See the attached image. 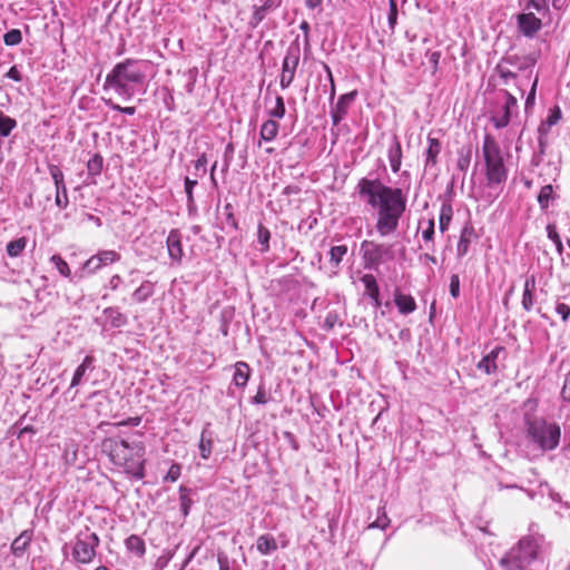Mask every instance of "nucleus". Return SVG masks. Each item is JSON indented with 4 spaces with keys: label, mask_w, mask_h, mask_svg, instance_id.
I'll list each match as a JSON object with an SVG mask.
<instances>
[{
    "label": "nucleus",
    "mask_w": 570,
    "mask_h": 570,
    "mask_svg": "<svg viewBox=\"0 0 570 570\" xmlns=\"http://www.w3.org/2000/svg\"><path fill=\"white\" fill-rule=\"evenodd\" d=\"M356 193L362 202L376 210V232L384 237L393 234L406 209V196L401 188L383 184L379 178L363 177L357 181Z\"/></svg>",
    "instance_id": "1"
},
{
    "label": "nucleus",
    "mask_w": 570,
    "mask_h": 570,
    "mask_svg": "<svg viewBox=\"0 0 570 570\" xmlns=\"http://www.w3.org/2000/svg\"><path fill=\"white\" fill-rule=\"evenodd\" d=\"M102 451L108 454L111 462L122 466L126 473L140 480L145 476L144 454L145 446L140 441L128 442L116 438H107L102 441Z\"/></svg>",
    "instance_id": "2"
},
{
    "label": "nucleus",
    "mask_w": 570,
    "mask_h": 570,
    "mask_svg": "<svg viewBox=\"0 0 570 570\" xmlns=\"http://www.w3.org/2000/svg\"><path fill=\"white\" fill-rule=\"evenodd\" d=\"M149 61L130 58L118 62L106 76L104 87L111 88L119 96L130 99L135 94V86L145 81Z\"/></svg>",
    "instance_id": "3"
},
{
    "label": "nucleus",
    "mask_w": 570,
    "mask_h": 570,
    "mask_svg": "<svg viewBox=\"0 0 570 570\" xmlns=\"http://www.w3.org/2000/svg\"><path fill=\"white\" fill-rule=\"evenodd\" d=\"M482 154L485 164L487 185L490 188L505 183L508 169L501 154V148L491 135H485L482 145Z\"/></svg>",
    "instance_id": "4"
},
{
    "label": "nucleus",
    "mask_w": 570,
    "mask_h": 570,
    "mask_svg": "<svg viewBox=\"0 0 570 570\" xmlns=\"http://www.w3.org/2000/svg\"><path fill=\"white\" fill-rule=\"evenodd\" d=\"M538 556V544L531 538H522L515 548L500 560L507 570H524Z\"/></svg>",
    "instance_id": "5"
},
{
    "label": "nucleus",
    "mask_w": 570,
    "mask_h": 570,
    "mask_svg": "<svg viewBox=\"0 0 570 570\" xmlns=\"http://www.w3.org/2000/svg\"><path fill=\"white\" fill-rule=\"evenodd\" d=\"M360 252L364 263V268L377 269L381 264L394 258L392 245L380 244L373 240H363Z\"/></svg>",
    "instance_id": "6"
},
{
    "label": "nucleus",
    "mask_w": 570,
    "mask_h": 570,
    "mask_svg": "<svg viewBox=\"0 0 570 570\" xmlns=\"http://www.w3.org/2000/svg\"><path fill=\"white\" fill-rule=\"evenodd\" d=\"M529 435L542 450H553L560 440V428L544 421H535L529 425Z\"/></svg>",
    "instance_id": "7"
},
{
    "label": "nucleus",
    "mask_w": 570,
    "mask_h": 570,
    "mask_svg": "<svg viewBox=\"0 0 570 570\" xmlns=\"http://www.w3.org/2000/svg\"><path fill=\"white\" fill-rule=\"evenodd\" d=\"M99 538L95 532H85L76 537L72 548V558L76 562L87 564L96 557Z\"/></svg>",
    "instance_id": "8"
},
{
    "label": "nucleus",
    "mask_w": 570,
    "mask_h": 570,
    "mask_svg": "<svg viewBox=\"0 0 570 570\" xmlns=\"http://www.w3.org/2000/svg\"><path fill=\"white\" fill-rule=\"evenodd\" d=\"M301 59V45L298 37L288 46L282 65L279 85L282 89L288 88L294 78Z\"/></svg>",
    "instance_id": "9"
},
{
    "label": "nucleus",
    "mask_w": 570,
    "mask_h": 570,
    "mask_svg": "<svg viewBox=\"0 0 570 570\" xmlns=\"http://www.w3.org/2000/svg\"><path fill=\"white\" fill-rule=\"evenodd\" d=\"M562 118L561 108L559 106H553L549 109V115L544 120L541 121L538 128V146L539 153L543 155L549 145V134L551 128L557 125Z\"/></svg>",
    "instance_id": "10"
},
{
    "label": "nucleus",
    "mask_w": 570,
    "mask_h": 570,
    "mask_svg": "<svg viewBox=\"0 0 570 570\" xmlns=\"http://www.w3.org/2000/svg\"><path fill=\"white\" fill-rule=\"evenodd\" d=\"M500 92L504 97V105L501 111L492 115L490 119L497 129L505 128L510 124L513 110L518 109V100L508 90H501Z\"/></svg>",
    "instance_id": "11"
},
{
    "label": "nucleus",
    "mask_w": 570,
    "mask_h": 570,
    "mask_svg": "<svg viewBox=\"0 0 570 570\" xmlns=\"http://www.w3.org/2000/svg\"><path fill=\"white\" fill-rule=\"evenodd\" d=\"M120 261V254L112 249L99 250L92 255L83 265L89 273H96L100 268Z\"/></svg>",
    "instance_id": "12"
},
{
    "label": "nucleus",
    "mask_w": 570,
    "mask_h": 570,
    "mask_svg": "<svg viewBox=\"0 0 570 570\" xmlns=\"http://www.w3.org/2000/svg\"><path fill=\"white\" fill-rule=\"evenodd\" d=\"M357 91L353 90L342 95L337 102L331 108V117L334 126H337L342 119L346 116L350 106L355 100Z\"/></svg>",
    "instance_id": "13"
},
{
    "label": "nucleus",
    "mask_w": 570,
    "mask_h": 570,
    "mask_svg": "<svg viewBox=\"0 0 570 570\" xmlns=\"http://www.w3.org/2000/svg\"><path fill=\"white\" fill-rule=\"evenodd\" d=\"M517 24L519 31L528 37L532 38L542 28L541 19L537 18L534 13H520L517 18Z\"/></svg>",
    "instance_id": "14"
},
{
    "label": "nucleus",
    "mask_w": 570,
    "mask_h": 570,
    "mask_svg": "<svg viewBox=\"0 0 570 570\" xmlns=\"http://www.w3.org/2000/svg\"><path fill=\"white\" fill-rule=\"evenodd\" d=\"M166 244L169 257L174 262L180 263L184 256V252L181 245V234L178 229H173L169 232Z\"/></svg>",
    "instance_id": "15"
},
{
    "label": "nucleus",
    "mask_w": 570,
    "mask_h": 570,
    "mask_svg": "<svg viewBox=\"0 0 570 570\" xmlns=\"http://www.w3.org/2000/svg\"><path fill=\"white\" fill-rule=\"evenodd\" d=\"M538 59L539 53L531 52L525 56L508 55L502 59V61L515 67L518 70H527L533 67L537 63Z\"/></svg>",
    "instance_id": "16"
},
{
    "label": "nucleus",
    "mask_w": 570,
    "mask_h": 570,
    "mask_svg": "<svg viewBox=\"0 0 570 570\" xmlns=\"http://www.w3.org/2000/svg\"><path fill=\"white\" fill-rule=\"evenodd\" d=\"M475 237L473 225L468 222L461 229L460 238L456 245V255L459 258L465 256L469 252L470 244Z\"/></svg>",
    "instance_id": "17"
},
{
    "label": "nucleus",
    "mask_w": 570,
    "mask_h": 570,
    "mask_svg": "<svg viewBox=\"0 0 570 570\" xmlns=\"http://www.w3.org/2000/svg\"><path fill=\"white\" fill-rule=\"evenodd\" d=\"M32 530H24L13 540L11 543V552L16 558H22L26 554L32 540Z\"/></svg>",
    "instance_id": "18"
},
{
    "label": "nucleus",
    "mask_w": 570,
    "mask_h": 570,
    "mask_svg": "<svg viewBox=\"0 0 570 570\" xmlns=\"http://www.w3.org/2000/svg\"><path fill=\"white\" fill-rule=\"evenodd\" d=\"M279 4L281 1L276 2L275 0H264L262 6L255 7L249 24L253 28H256L265 19L266 14L276 9Z\"/></svg>",
    "instance_id": "19"
},
{
    "label": "nucleus",
    "mask_w": 570,
    "mask_h": 570,
    "mask_svg": "<svg viewBox=\"0 0 570 570\" xmlns=\"http://www.w3.org/2000/svg\"><path fill=\"white\" fill-rule=\"evenodd\" d=\"M347 254V246L346 245H336L332 246L328 255H330V267L332 275H337L340 271V265L344 258V256Z\"/></svg>",
    "instance_id": "20"
},
{
    "label": "nucleus",
    "mask_w": 570,
    "mask_h": 570,
    "mask_svg": "<svg viewBox=\"0 0 570 570\" xmlns=\"http://www.w3.org/2000/svg\"><path fill=\"white\" fill-rule=\"evenodd\" d=\"M394 302L399 312L403 315L413 313L416 309V303L411 295L402 294L396 291L394 295Z\"/></svg>",
    "instance_id": "21"
},
{
    "label": "nucleus",
    "mask_w": 570,
    "mask_h": 570,
    "mask_svg": "<svg viewBox=\"0 0 570 570\" xmlns=\"http://www.w3.org/2000/svg\"><path fill=\"white\" fill-rule=\"evenodd\" d=\"M361 282L365 287L366 294L372 298L374 305L380 306V288L375 277L372 274H365L361 277Z\"/></svg>",
    "instance_id": "22"
},
{
    "label": "nucleus",
    "mask_w": 570,
    "mask_h": 570,
    "mask_svg": "<svg viewBox=\"0 0 570 570\" xmlns=\"http://www.w3.org/2000/svg\"><path fill=\"white\" fill-rule=\"evenodd\" d=\"M387 158L393 173H399L402 163V147L400 141L394 138L392 145L387 150Z\"/></svg>",
    "instance_id": "23"
},
{
    "label": "nucleus",
    "mask_w": 570,
    "mask_h": 570,
    "mask_svg": "<svg viewBox=\"0 0 570 570\" xmlns=\"http://www.w3.org/2000/svg\"><path fill=\"white\" fill-rule=\"evenodd\" d=\"M234 376L233 382L237 387H244L246 386L249 375H250V368L247 363L245 362H236L234 365Z\"/></svg>",
    "instance_id": "24"
},
{
    "label": "nucleus",
    "mask_w": 570,
    "mask_h": 570,
    "mask_svg": "<svg viewBox=\"0 0 570 570\" xmlns=\"http://www.w3.org/2000/svg\"><path fill=\"white\" fill-rule=\"evenodd\" d=\"M155 293V284L150 281H144L140 286L132 293V299L136 303H144Z\"/></svg>",
    "instance_id": "25"
},
{
    "label": "nucleus",
    "mask_w": 570,
    "mask_h": 570,
    "mask_svg": "<svg viewBox=\"0 0 570 570\" xmlns=\"http://www.w3.org/2000/svg\"><path fill=\"white\" fill-rule=\"evenodd\" d=\"M213 448H214V441L212 438V433L208 432L207 430H203V432L200 434L199 444H198L200 456L204 460L209 459V456L212 455V452H213Z\"/></svg>",
    "instance_id": "26"
},
{
    "label": "nucleus",
    "mask_w": 570,
    "mask_h": 570,
    "mask_svg": "<svg viewBox=\"0 0 570 570\" xmlns=\"http://www.w3.org/2000/svg\"><path fill=\"white\" fill-rule=\"evenodd\" d=\"M453 216V208L450 202L445 200L441 205L440 217H439V228L441 233L448 230L450 223Z\"/></svg>",
    "instance_id": "27"
},
{
    "label": "nucleus",
    "mask_w": 570,
    "mask_h": 570,
    "mask_svg": "<svg viewBox=\"0 0 570 570\" xmlns=\"http://www.w3.org/2000/svg\"><path fill=\"white\" fill-rule=\"evenodd\" d=\"M125 546L129 552L135 553L137 557H142L146 552L144 540L136 534L129 535L125 541Z\"/></svg>",
    "instance_id": "28"
},
{
    "label": "nucleus",
    "mask_w": 570,
    "mask_h": 570,
    "mask_svg": "<svg viewBox=\"0 0 570 570\" xmlns=\"http://www.w3.org/2000/svg\"><path fill=\"white\" fill-rule=\"evenodd\" d=\"M279 129V124L274 119L266 120L261 127V139L264 141H272L276 138Z\"/></svg>",
    "instance_id": "29"
},
{
    "label": "nucleus",
    "mask_w": 570,
    "mask_h": 570,
    "mask_svg": "<svg viewBox=\"0 0 570 570\" xmlns=\"http://www.w3.org/2000/svg\"><path fill=\"white\" fill-rule=\"evenodd\" d=\"M256 548L262 554L267 556L277 550V543L272 535L263 534L258 537L256 541Z\"/></svg>",
    "instance_id": "30"
},
{
    "label": "nucleus",
    "mask_w": 570,
    "mask_h": 570,
    "mask_svg": "<svg viewBox=\"0 0 570 570\" xmlns=\"http://www.w3.org/2000/svg\"><path fill=\"white\" fill-rule=\"evenodd\" d=\"M94 361L95 358L91 355H87L83 358L82 363L75 371L70 387H76L77 385L80 384L83 375L86 374V371L91 368Z\"/></svg>",
    "instance_id": "31"
},
{
    "label": "nucleus",
    "mask_w": 570,
    "mask_h": 570,
    "mask_svg": "<svg viewBox=\"0 0 570 570\" xmlns=\"http://www.w3.org/2000/svg\"><path fill=\"white\" fill-rule=\"evenodd\" d=\"M104 315L108 318L112 327H121L127 324V317L115 307L104 309Z\"/></svg>",
    "instance_id": "32"
},
{
    "label": "nucleus",
    "mask_w": 570,
    "mask_h": 570,
    "mask_svg": "<svg viewBox=\"0 0 570 570\" xmlns=\"http://www.w3.org/2000/svg\"><path fill=\"white\" fill-rule=\"evenodd\" d=\"M429 147L426 149L425 166H434L436 164V157L441 151V144L436 138H428Z\"/></svg>",
    "instance_id": "33"
},
{
    "label": "nucleus",
    "mask_w": 570,
    "mask_h": 570,
    "mask_svg": "<svg viewBox=\"0 0 570 570\" xmlns=\"http://www.w3.org/2000/svg\"><path fill=\"white\" fill-rule=\"evenodd\" d=\"M554 198L553 186L548 184L544 185L538 195V204L542 210L549 207L550 200Z\"/></svg>",
    "instance_id": "34"
},
{
    "label": "nucleus",
    "mask_w": 570,
    "mask_h": 570,
    "mask_svg": "<svg viewBox=\"0 0 570 570\" xmlns=\"http://www.w3.org/2000/svg\"><path fill=\"white\" fill-rule=\"evenodd\" d=\"M190 492V489L184 485L179 487L180 511L185 517L189 514V510L193 504V500L189 498Z\"/></svg>",
    "instance_id": "35"
},
{
    "label": "nucleus",
    "mask_w": 570,
    "mask_h": 570,
    "mask_svg": "<svg viewBox=\"0 0 570 570\" xmlns=\"http://www.w3.org/2000/svg\"><path fill=\"white\" fill-rule=\"evenodd\" d=\"M26 245L27 239L24 237L13 239L7 244V254L10 257H18L26 248Z\"/></svg>",
    "instance_id": "36"
},
{
    "label": "nucleus",
    "mask_w": 570,
    "mask_h": 570,
    "mask_svg": "<svg viewBox=\"0 0 570 570\" xmlns=\"http://www.w3.org/2000/svg\"><path fill=\"white\" fill-rule=\"evenodd\" d=\"M471 157H472V149L471 147H463L459 150V157H458V161H456V167L461 170V171H466L469 166H470V163H471Z\"/></svg>",
    "instance_id": "37"
},
{
    "label": "nucleus",
    "mask_w": 570,
    "mask_h": 570,
    "mask_svg": "<svg viewBox=\"0 0 570 570\" xmlns=\"http://www.w3.org/2000/svg\"><path fill=\"white\" fill-rule=\"evenodd\" d=\"M271 232L267 227L259 224L257 228V242L262 246L261 252L265 253L269 249Z\"/></svg>",
    "instance_id": "38"
},
{
    "label": "nucleus",
    "mask_w": 570,
    "mask_h": 570,
    "mask_svg": "<svg viewBox=\"0 0 570 570\" xmlns=\"http://www.w3.org/2000/svg\"><path fill=\"white\" fill-rule=\"evenodd\" d=\"M104 167V158L99 154H95L87 163L88 174L98 176L101 174Z\"/></svg>",
    "instance_id": "39"
},
{
    "label": "nucleus",
    "mask_w": 570,
    "mask_h": 570,
    "mask_svg": "<svg viewBox=\"0 0 570 570\" xmlns=\"http://www.w3.org/2000/svg\"><path fill=\"white\" fill-rule=\"evenodd\" d=\"M547 235L548 238L554 243L558 253L561 255L563 252V245L554 224H549L547 226Z\"/></svg>",
    "instance_id": "40"
},
{
    "label": "nucleus",
    "mask_w": 570,
    "mask_h": 570,
    "mask_svg": "<svg viewBox=\"0 0 570 570\" xmlns=\"http://www.w3.org/2000/svg\"><path fill=\"white\" fill-rule=\"evenodd\" d=\"M50 261L63 277L70 276L71 271L69 268V265L60 255L51 256Z\"/></svg>",
    "instance_id": "41"
},
{
    "label": "nucleus",
    "mask_w": 570,
    "mask_h": 570,
    "mask_svg": "<svg viewBox=\"0 0 570 570\" xmlns=\"http://www.w3.org/2000/svg\"><path fill=\"white\" fill-rule=\"evenodd\" d=\"M3 41L7 46H17L22 41V33L19 29H11L4 33Z\"/></svg>",
    "instance_id": "42"
},
{
    "label": "nucleus",
    "mask_w": 570,
    "mask_h": 570,
    "mask_svg": "<svg viewBox=\"0 0 570 570\" xmlns=\"http://www.w3.org/2000/svg\"><path fill=\"white\" fill-rule=\"evenodd\" d=\"M285 111H286V109H285L283 97L282 96H276V98H275V107L273 109L268 110V115L272 118L282 119L285 116Z\"/></svg>",
    "instance_id": "43"
},
{
    "label": "nucleus",
    "mask_w": 570,
    "mask_h": 570,
    "mask_svg": "<svg viewBox=\"0 0 570 570\" xmlns=\"http://www.w3.org/2000/svg\"><path fill=\"white\" fill-rule=\"evenodd\" d=\"M197 185L196 179H190L189 177H185V193L187 196V206L190 208L194 206V195L193 189Z\"/></svg>",
    "instance_id": "44"
},
{
    "label": "nucleus",
    "mask_w": 570,
    "mask_h": 570,
    "mask_svg": "<svg viewBox=\"0 0 570 570\" xmlns=\"http://www.w3.org/2000/svg\"><path fill=\"white\" fill-rule=\"evenodd\" d=\"M478 368L483 371L485 374H492L497 371V363L489 360V357L484 356L479 363Z\"/></svg>",
    "instance_id": "45"
},
{
    "label": "nucleus",
    "mask_w": 570,
    "mask_h": 570,
    "mask_svg": "<svg viewBox=\"0 0 570 570\" xmlns=\"http://www.w3.org/2000/svg\"><path fill=\"white\" fill-rule=\"evenodd\" d=\"M181 473V466L178 463H173L164 478L165 482H175L179 479Z\"/></svg>",
    "instance_id": "46"
},
{
    "label": "nucleus",
    "mask_w": 570,
    "mask_h": 570,
    "mask_svg": "<svg viewBox=\"0 0 570 570\" xmlns=\"http://www.w3.org/2000/svg\"><path fill=\"white\" fill-rule=\"evenodd\" d=\"M55 203H56V205L59 208H66L68 206L69 200H68L67 187L66 186H63V188L56 189Z\"/></svg>",
    "instance_id": "47"
},
{
    "label": "nucleus",
    "mask_w": 570,
    "mask_h": 570,
    "mask_svg": "<svg viewBox=\"0 0 570 570\" xmlns=\"http://www.w3.org/2000/svg\"><path fill=\"white\" fill-rule=\"evenodd\" d=\"M50 175L56 185V189H60V188H63V186H66L65 181H63V174L57 166L50 167Z\"/></svg>",
    "instance_id": "48"
},
{
    "label": "nucleus",
    "mask_w": 570,
    "mask_h": 570,
    "mask_svg": "<svg viewBox=\"0 0 570 570\" xmlns=\"http://www.w3.org/2000/svg\"><path fill=\"white\" fill-rule=\"evenodd\" d=\"M390 9H389V16H387V22L391 28V30H394L396 22H397V7L395 0H390Z\"/></svg>",
    "instance_id": "49"
},
{
    "label": "nucleus",
    "mask_w": 570,
    "mask_h": 570,
    "mask_svg": "<svg viewBox=\"0 0 570 570\" xmlns=\"http://www.w3.org/2000/svg\"><path fill=\"white\" fill-rule=\"evenodd\" d=\"M207 156L202 154L195 161V176L202 177L206 174Z\"/></svg>",
    "instance_id": "50"
},
{
    "label": "nucleus",
    "mask_w": 570,
    "mask_h": 570,
    "mask_svg": "<svg viewBox=\"0 0 570 570\" xmlns=\"http://www.w3.org/2000/svg\"><path fill=\"white\" fill-rule=\"evenodd\" d=\"M537 86H538V77L534 78L533 82H532V86H531V89L528 94V97L525 99V105H524V109L525 111L528 112L534 105V100H535V92H537Z\"/></svg>",
    "instance_id": "51"
},
{
    "label": "nucleus",
    "mask_w": 570,
    "mask_h": 570,
    "mask_svg": "<svg viewBox=\"0 0 570 570\" xmlns=\"http://www.w3.org/2000/svg\"><path fill=\"white\" fill-rule=\"evenodd\" d=\"M450 294L454 298L460 295V278L456 274H453L450 278Z\"/></svg>",
    "instance_id": "52"
},
{
    "label": "nucleus",
    "mask_w": 570,
    "mask_h": 570,
    "mask_svg": "<svg viewBox=\"0 0 570 570\" xmlns=\"http://www.w3.org/2000/svg\"><path fill=\"white\" fill-rule=\"evenodd\" d=\"M106 105L109 106L111 109L117 110L119 112L132 116L136 112L135 107H121L115 102H112L110 99L106 100Z\"/></svg>",
    "instance_id": "53"
},
{
    "label": "nucleus",
    "mask_w": 570,
    "mask_h": 570,
    "mask_svg": "<svg viewBox=\"0 0 570 570\" xmlns=\"http://www.w3.org/2000/svg\"><path fill=\"white\" fill-rule=\"evenodd\" d=\"M390 524V519L386 513L383 511L382 515H379L377 519L370 524V528H377L384 530Z\"/></svg>",
    "instance_id": "54"
},
{
    "label": "nucleus",
    "mask_w": 570,
    "mask_h": 570,
    "mask_svg": "<svg viewBox=\"0 0 570 570\" xmlns=\"http://www.w3.org/2000/svg\"><path fill=\"white\" fill-rule=\"evenodd\" d=\"M497 71L500 76V78L503 80V82L507 85L509 82L510 79H515L517 78V73L509 70V69H504L502 68L500 65L497 66Z\"/></svg>",
    "instance_id": "55"
},
{
    "label": "nucleus",
    "mask_w": 570,
    "mask_h": 570,
    "mask_svg": "<svg viewBox=\"0 0 570 570\" xmlns=\"http://www.w3.org/2000/svg\"><path fill=\"white\" fill-rule=\"evenodd\" d=\"M527 9H534L538 12L546 11L548 9L547 7V0H529L527 3Z\"/></svg>",
    "instance_id": "56"
},
{
    "label": "nucleus",
    "mask_w": 570,
    "mask_h": 570,
    "mask_svg": "<svg viewBox=\"0 0 570 570\" xmlns=\"http://www.w3.org/2000/svg\"><path fill=\"white\" fill-rule=\"evenodd\" d=\"M561 399L570 403V372L566 375L564 383L561 390Z\"/></svg>",
    "instance_id": "57"
},
{
    "label": "nucleus",
    "mask_w": 570,
    "mask_h": 570,
    "mask_svg": "<svg viewBox=\"0 0 570 570\" xmlns=\"http://www.w3.org/2000/svg\"><path fill=\"white\" fill-rule=\"evenodd\" d=\"M556 312L561 316L562 321H568L570 317V306L564 303H558Z\"/></svg>",
    "instance_id": "58"
},
{
    "label": "nucleus",
    "mask_w": 570,
    "mask_h": 570,
    "mask_svg": "<svg viewBox=\"0 0 570 570\" xmlns=\"http://www.w3.org/2000/svg\"><path fill=\"white\" fill-rule=\"evenodd\" d=\"M434 220L430 219L428 222V227L422 232V237L426 242H431L434 236Z\"/></svg>",
    "instance_id": "59"
},
{
    "label": "nucleus",
    "mask_w": 570,
    "mask_h": 570,
    "mask_svg": "<svg viewBox=\"0 0 570 570\" xmlns=\"http://www.w3.org/2000/svg\"><path fill=\"white\" fill-rule=\"evenodd\" d=\"M522 307L525 311H531L533 307V293L530 292H523L522 295Z\"/></svg>",
    "instance_id": "60"
},
{
    "label": "nucleus",
    "mask_w": 570,
    "mask_h": 570,
    "mask_svg": "<svg viewBox=\"0 0 570 570\" xmlns=\"http://www.w3.org/2000/svg\"><path fill=\"white\" fill-rule=\"evenodd\" d=\"M266 392L263 387H259L256 395L253 397V403L255 404H265L267 403Z\"/></svg>",
    "instance_id": "61"
},
{
    "label": "nucleus",
    "mask_w": 570,
    "mask_h": 570,
    "mask_svg": "<svg viewBox=\"0 0 570 570\" xmlns=\"http://www.w3.org/2000/svg\"><path fill=\"white\" fill-rule=\"evenodd\" d=\"M428 56H429V61L432 65L433 71L435 72L439 67L441 53L439 51H432V52H429Z\"/></svg>",
    "instance_id": "62"
},
{
    "label": "nucleus",
    "mask_w": 570,
    "mask_h": 570,
    "mask_svg": "<svg viewBox=\"0 0 570 570\" xmlns=\"http://www.w3.org/2000/svg\"><path fill=\"white\" fill-rule=\"evenodd\" d=\"M217 562L219 566V570H230L229 560L227 556L219 553L217 557Z\"/></svg>",
    "instance_id": "63"
},
{
    "label": "nucleus",
    "mask_w": 570,
    "mask_h": 570,
    "mask_svg": "<svg viewBox=\"0 0 570 570\" xmlns=\"http://www.w3.org/2000/svg\"><path fill=\"white\" fill-rule=\"evenodd\" d=\"M6 76L14 81H21V73L16 66H12Z\"/></svg>",
    "instance_id": "64"
}]
</instances>
